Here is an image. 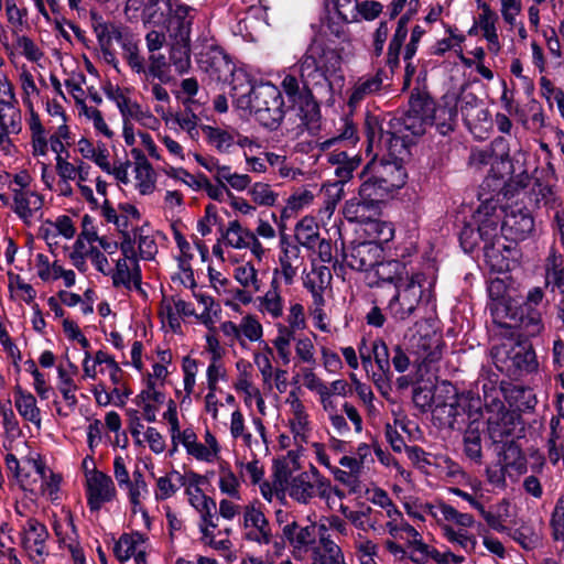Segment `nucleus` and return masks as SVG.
Instances as JSON below:
<instances>
[{"label": "nucleus", "instance_id": "nucleus-62", "mask_svg": "<svg viewBox=\"0 0 564 564\" xmlns=\"http://www.w3.org/2000/svg\"><path fill=\"white\" fill-rule=\"evenodd\" d=\"M373 359L386 378L391 375L390 354L387 344L382 339L372 341Z\"/></svg>", "mask_w": 564, "mask_h": 564}, {"label": "nucleus", "instance_id": "nucleus-23", "mask_svg": "<svg viewBox=\"0 0 564 564\" xmlns=\"http://www.w3.org/2000/svg\"><path fill=\"white\" fill-rule=\"evenodd\" d=\"M281 539L292 547V554L295 558L306 553L316 540V525L310 524L302 527L293 519L292 523L282 527Z\"/></svg>", "mask_w": 564, "mask_h": 564}, {"label": "nucleus", "instance_id": "nucleus-13", "mask_svg": "<svg viewBox=\"0 0 564 564\" xmlns=\"http://www.w3.org/2000/svg\"><path fill=\"white\" fill-rule=\"evenodd\" d=\"M478 12L474 17L471 28L468 30L469 35H480L487 42V50L497 56L502 43L498 32V22L500 13L496 12L489 3L484 0L477 1Z\"/></svg>", "mask_w": 564, "mask_h": 564}, {"label": "nucleus", "instance_id": "nucleus-3", "mask_svg": "<svg viewBox=\"0 0 564 564\" xmlns=\"http://www.w3.org/2000/svg\"><path fill=\"white\" fill-rule=\"evenodd\" d=\"M488 294L494 324L502 329H512L511 336L521 332L524 336L533 337L543 330L541 313L533 308L544 297L542 288L531 289L523 304L513 284H488Z\"/></svg>", "mask_w": 564, "mask_h": 564}, {"label": "nucleus", "instance_id": "nucleus-25", "mask_svg": "<svg viewBox=\"0 0 564 564\" xmlns=\"http://www.w3.org/2000/svg\"><path fill=\"white\" fill-rule=\"evenodd\" d=\"M123 258L117 260L113 282H141L142 275L135 258L132 239L120 242Z\"/></svg>", "mask_w": 564, "mask_h": 564}, {"label": "nucleus", "instance_id": "nucleus-10", "mask_svg": "<svg viewBox=\"0 0 564 564\" xmlns=\"http://www.w3.org/2000/svg\"><path fill=\"white\" fill-rule=\"evenodd\" d=\"M22 112L14 86L7 76L0 78V147L10 145L11 134L21 133Z\"/></svg>", "mask_w": 564, "mask_h": 564}, {"label": "nucleus", "instance_id": "nucleus-9", "mask_svg": "<svg viewBox=\"0 0 564 564\" xmlns=\"http://www.w3.org/2000/svg\"><path fill=\"white\" fill-rule=\"evenodd\" d=\"M74 143V138L68 137V133H58L54 140L48 144V152L52 151L55 155V172L59 180L80 182L88 181L90 176L91 166L83 160H69V148Z\"/></svg>", "mask_w": 564, "mask_h": 564}, {"label": "nucleus", "instance_id": "nucleus-54", "mask_svg": "<svg viewBox=\"0 0 564 564\" xmlns=\"http://www.w3.org/2000/svg\"><path fill=\"white\" fill-rule=\"evenodd\" d=\"M248 194L251 199L260 206H273L278 200V194L265 183H254L250 186Z\"/></svg>", "mask_w": 564, "mask_h": 564}, {"label": "nucleus", "instance_id": "nucleus-34", "mask_svg": "<svg viewBox=\"0 0 564 564\" xmlns=\"http://www.w3.org/2000/svg\"><path fill=\"white\" fill-rule=\"evenodd\" d=\"M174 239L180 250L177 257V270L172 273L173 282H195L194 271L191 265V260L194 253L189 242L180 232H175Z\"/></svg>", "mask_w": 564, "mask_h": 564}, {"label": "nucleus", "instance_id": "nucleus-24", "mask_svg": "<svg viewBox=\"0 0 564 564\" xmlns=\"http://www.w3.org/2000/svg\"><path fill=\"white\" fill-rule=\"evenodd\" d=\"M422 284H399L397 294L390 302V308L394 316L404 321L416 310L423 296Z\"/></svg>", "mask_w": 564, "mask_h": 564}, {"label": "nucleus", "instance_id": "nucleus-32", "mask_svg": "<svg viewBox=\"0 0 564 564\" xmlns=\"http://www.w3.org/2000/svg\"><path fill=\"white\" fill-rule=\"evenodd\" d=\"M96 241H98V237L95 232L83 231L74 242L69 251V259L78 271H87V262L93 259L95 252L98 250L95 246Z\"/></svg>", "mask_w": 564, "mask_h": 564}, {"label": "nucleus", "instance_id": "nucleus-61", "mask_svg": "<svg viewBox=\"0 0 564 564\" xmlns=\"http://www.w3.org/2000/svg\"><path fill=\"white\" fill-rule=\"evenodd\" d=\"M437 509L446 521L455 522L462 528H470L475 522L471 514L459 512L453 506L445 502L438 503Z\"/></svg>", "mask_w": 564, "mask_h": 564}, {"label": "nucleus", "instance_id": "nucleus-48", "mask_svg": "<svg viewBox=\"0 0 564 564\" xmlns=\"http://www.w3.org/2000/svg\"><path fill=\"white\" fill-rule=\"evenodd\" d=\"M107 97L116 104L120 113L124 120L133 119L140 113V106L135 101H132L127 93L120 87H110L106 91Z\"/></svg>", "mask_w": 564, "mask_h": 564}, {"label": "nucleus", "instance_id": "nucleus-16", "mask_svg": "<svg viewBox=\"0 0 564 564\" xmlns=\"http://www.w3.org/2000/svg\"><path fill=\"white\" fill-rule=\"evenodd\" d=\"M444 348L443 337L436 332L417 334L411 338V354L416 357L415 362L424 366L427 371L441 360Z\"/></svg>", "mask_w": 564, "mask_h": 564}, {"label": "nucleus", "instance_id": "nucleus-55", "mask_svg": "<svg viewBox=\"0 0 564 564\" xmlns=\"http://www.w3.org/2000/svg\"><path fill=\"white\" fill-rule=\"evenodd\" d=\"M503 446L501 459L505 467H516L521 469L525 465V458L520 446L516 443V438L511 442L500 443Z\"/></svg>", "mask_w": 564, "mask_h": 564}, {"label": "nucleus", "instance_id": "nucleus-14", "mask_svg": "<svg viewBox=\"0 0 564 564\" xmlns=\"http://www.w3.org/2000/svg\"><path fill=\"white\" fill-rule=\"evenodd\" d=\"M86 498L91 512H98L105 503L117 498V489L112 478L96 469L86 473Z\"/></svg>", "mask_w": 564, "mask_h": 564}, {"label": "nucleus", "instance_id": "nucleus-44", "mask_svg": "<svg viewBox=\"0 0 564 564\" xmlns=\"http://www.w3.org/2000/svg\"><path fill=\"white\" fill-rule=\"evenodd\" d=\"M286 401L291 405V412L293 415L290 420L292 433L295 437L304 436L308 429V415L305 411V406L294 391L289 393Z\"/></svg>", "mask_w": 564, "mask_h": 564}, {"label": "nucleus", "instance_id": "nucleus-22", "mask_svg": "<svg viewBox=\"0 0 564 564\" xmlns=\"http://www.w3.org/2000/svg\"><path fill=\"white\" fill-rule=\"evenodd\" d=\"M44 196L37 191L14 193L11 210L26 226L33 225L43 215Z\"/></svg>", "mask_w": 564, "mask_h": 564}, {"label": "nucleus", "instance_id": "nucleus-21", "mask_svg": "<svg viewBox=\"0 0 564 564\" xmlns=\"http://www.w3.org/2000/svg\"><path fill=\"white\" fill-rule=\"evenodd\" d=\"M382 247L375 241L352 242L345 251V262L357 271H367L379 263L382 257Z\"/></svg>", "mask_w": 564, "mask_h": 564}, {"label": "nucleus", "instance_id": "nucleus-41", "mask_svg": "<svg viewBox=\"0 0 564 564\" xmlns=\"http://www.w3.org/2000/svg\"><path fill=\"white\" fill-rule=\"evenodd\" d=\"M453 416V421L451 422V426L454 429L455 424L458 423L457 417L460 415V412L467 415L468 422L470 420H480L481 416V402L477 397L468 394L458 395L455 404L451 405Z\"/></svg>", "mask_w": 564, "mask_h": 564}, {"label": "nucleus", "instance_id": "nucleus-15", "mask_svg": "<svg viewBox=\"0 0 564 564\" xmlns=\"http://www.w3.org/2000/svg\"><path fill=\"white\" fill-rule=\"evenodd\" d=\"M50 533L46 527L35 518H29L21 531V545L30 560L36 564L48 555L46 541Z\"/></svg>", "mask_w": 564, "mask_h": 564}, {"label": "nucleus", "instance_id": "nucleus-47", "mask_svg": "<svg viewBox=\"0 0 564 564\" xmlns=\"http://www.w3.org/2000/svg\"><path fill=\"white\" fill-rule=\"evenodd\" d=\"M155 78L161 83H169L171 79L169 65L165 56L162 54H152L150 56L149 66L145 68L144 77H142L143 88H147L150 80Z\"/></svg>", "mask_w": 564, "mask_h": 564}, {"label": "nucleus", "instance_id": "nucleus-39", "mask_svg": "<svg viewBox=\"0 0 564 564\" xmlns=\"http://www.w3.org/2000/svg\"><path fill=\"white\" fill-rule=\"evenodd\" d=\"M382 87V77L380 73L373 75H365L357 79L351 88L348 99L350 107H356L365 98L378 93Z\"/></svg>", "mask_w": 564, "mask_h": 564}, {"label": "nucleus", "instance_id": "nucleus-50", "mask_svg": "<svg viewBox=\"0 0 564 564\" xmlns=\"http://www.w3.org/2000/svg\"><path fill=\"white\" fill-rule=\"evenodd\" d=\"M124 488L128 489L129 501L132 505V511L135 513L138 511L137 508L141 505L143 494L148 492V485L139 468L132 473V479L129 480V485Z\"/></svg>", "mask_w": 564, "mask_h": 564}, {"label": "nucleus", "instance_id": "nucleus-35", "mask_svg": "<svg viewBox=\"0 0 564 564\" xmlns=\"http://www.w3.org/2000/svg\"><path fill=\"white\" fill-rule=\"evenodd\" d=\"M499 4L498 12L508 26L509 30H517L520 39L525 40L528 37V31L520 21V17L523 11L522 0H496Z\"/></svg>", "mask_w": 564, "mask_h": 564}, {"label": "nucleus", "instance_id": "nucleus-31", "mask_svg": "<svg viewBox=\"0 0 564 564\" xmlns=\"http://www.w3.org/2000/svg\"><path fill=\"white\" fill-rule=\"evenodd\" d=\"M381 208L376 203H370L358 196L348 199L343 208V215L349 223H358L362 226L373 217H380Z\"/></svg>", "mask_w": 564, "mask_h": 564}, {"label": "nucleus", "instance_id": "nucleus-4", "mask_svg": "<svg viewBox=\"0 0 564 564\" xmlns=\"http://www.w3.org/2000/svg\"><path fill=\"white\" fill-rule=\"evenodd\" d=\"M480 193L481 204L475 210L471 219L460 231V246L465 252H473L482 243L492 245L500 237L503 209L494 199L496 194Z\"/></svg>", "mask_w": 564, "mask_h": 564}, {"label": "nucleus", "instance_id": "nucleus-43", "mask_svg": "<svg viewBox=\"0 0 564 564\" xmlns=\"http://www.w3.org/2000/svg\"><path fill=\"white\" fill-rule=\"evenodd\" d=\"M53 530L61 544L69 550L77 546L78 533L70 511H67L63 519L54 521Z\"/></svg>", "mask_w": 564, "mask_h": 564}, {"label": "nucleus", "instance_id": "nucleus-17", "mask_svg": "<svg viewBox=\"0 0 564 564\" xmlns=\"http://www.w3.org/2000/svg\"><path fill=\"white\" fill-rule=\"evenodd\" d=\"M485 262L490 271L507 273L517 267L519 250L517 246L505 239H498L492 245L482 246Z\"/></svg>", "mask_w": 564, "mask_h": 564}, {"label": "nucleus", "instance_id": "nucleus-30", "mask_svg": "<svg viewBox=\"0 0 564 564\" xmlns=\"http://www.w3.org/2000/svg\"><path fill=\"white\" fill-rule=\"evenodd\" d=\"M432 101L415 100L403 119L404 129L412 135H422L432 126Z\"/></svg>", "mask_w": 564, "mask_h": 564}, {"label": "nucleus", "instance_id": "nucleus-36", "mask_svg": "<svg viewBox=\"0 0 564 564\" xmlns=\"http://www.w3.org/2000/svg\"><path fill=\"white\" fill-rule=\"evenodd\" d=\"M14 406L23 420L41 427L42 416L35 397L24 391L20 386L14 388Z\"/></svg>", "mask_w": 564, "mask_h": 564}, {"label": "nucleus", "instance_id": "nucleus-1", "mask_svg": "<svg viewBox=\"0 0 564 564\" xmlns=\"http://www.w3.org/2000/svg\"><path fill=\"white\" fill-rule=\"evenodd\" d=\"M344 84L341 52L314 41L299 61L283 72L279 88L289 108H302L312 101L314 89L332 98Z\"/></svg>", "mask_w": 564, "mask_h": 564}, {"label": "nucleus", "instance_id": "nucleus-56", "mask_svg": "<svg viewBox=\"0 0 564 564\" xmlns=\"http://www.w3.org/2000/svg\"><path fill=\"white\" fill-rule=\"evenodd\" d=\"M445 538L457 545H459L466 552L474 551L476 546V539L474 535L469 534L466 528H460L455 530L449 525L443 527Z\"/></svg>", "mask_w": 564, "mask_h": 564}, {"label": "nucleus", "instance_id": "nucleus-19", "mask_svg": "<svg viewBox=\"0 0 564 564\" xmlns=\"http://www.w3.org/2000/svg\"><path fill=\"white\" fill-rule=\"evenodd\" d=\"M224 241L226 246L234 249L250 250L251 254L259 261L265 257L268 251L264 245L259 239H256L253 231L248 227L242 226V224L237 219L228 223L224 234Z\"/></svg>", "mask_w": 564, "mask_h": 564}, {"label": "nucleus", "instance_id": "nucleus-37", "mask_svg": "<svg viewBox=\"0 0 564 564\" xmlns=\"http://www.w3.org/2000/svg\"><path fill=\"white\" fill-rule=\"evenodd\" d=\"M482 429L480 420H470L463 435L465 455L477 464H481L482 459Z\"/></svg>", "mask_w": 564, "mask_h": 564}, {"label": "nucleus", "instance_id": "nucleus-40", "mask_svg": "<svg viewBox=\"0 0 564 564\" xmlns=\"http://www.w3.org/2000/svg\"><path fill=\"white\" fill-rule=\"evenodd\" d=\"M294 237L299 245L315 250L316 243L319 242V226L314 217L305 216L295 226Z\"/></svg>", "mask_w": 564, "mask_h": 564}, {"label": "nucleus", "instance_id": "nucleus-2", "mask_svg": "<svg viewBox=\"0 0 564 564\" xmlns=\"http://www.w3.org/2000/svg\"><path fill=\"white\" fill-rule=\"evenodd\" d=\"M198 64L217 80H227L228 75L232 76L231 96L238 109L248 111L269 130H276L281 126L289 107L276 85L268 82L252 86L249 76L241 69L236 70L227 55L215 46L199 54Z\"/></svg>", "mask_w": 564, "mask_h": 564}, {"label": "nucleus", "instance_id": "nucleus-8", "mask_svg": "<svg viewBox=\"0 0 564 564\" xmlns=\"http://www.w3.org/2000/svg\"><path fill=\"white\" fill-rule=\"evenodd\" d=\"M469 163L478 169L484 165L491 166V174L486 177L481 185L482 192L488 189L489 193L502 194L505 197L509 195L510 184L507 183L506 176L510 174L511 164L508 155L498 158L490 147L476 148L470 153Z\"/></svg>", "mask_w": 564, "mask_h": 564}, {"label": "nucleus", "instance_id": "nucleus-20", "mask_svg": "<svg viewBox=\"0 0 564 564\" xmlns=\"http://www.w3.org/2000/svg\"><path fill=\"white\" fill-rule=\"evenodd\" d=\"M148 536L138 531L123 533L115 543L113 554L121 563L133 557L134 564H148Z\"/></svg>", "mask_w": 564, "mask_h": 564}, {"label": "nucleus", "instance_id": "nucleus-60", "mask_svg": "<svg viewBox=\"0 0 564 564\" xmlns=\"http://www.w3.org/2000/svg\"><path fill=\"white\" fill-rule=\"evenodd\" d=\"M163 172L167 177L181 182L194 191H198L203 187L202 178L196 177L183 167L167 165L163 169Z\"/></svg>", "mask_w": 564, "mask_h": 564}, {"label": "nucleus", "instance_id": "nucleus-52", "mask_svg": "<svg viewBox=\"0 0 564 564\" xmlns=\"http://www.w3.org/2000/svg\"><path fill=\"white\" fill-rule=\"evenodd\" d=\"M322 193L324 194V207L322 209L328 217H330L337 206V204L344 197L343 183H325L322 186Z\"/></svg>", "mask_w": 564, "mask_h": 564}, {"label": "nucleus", "instance_id": "nucleus-26", "mask_svg": "<svg viewBox=\"0 0 564 564\" xmlns=\"http://www.w3.org/2000/svg\"><path fill=\"white\" fill-rule=\"evenodd\" d=\"M372 175L392 195L405 184L406 173L398 161H381L371 166Z\"/></svg>", "mask_w": 564, "mask_h": 564}, {"label": "nucleus", "instance_id": "nucleus-42", "mask_svg": "<svg viewBox=\"0 0 564 564\" xmlns=\"http://www.w3.org/2000/svg\"><path fill=\"white\" fill-rule=\"evenodd\" d=\"M328 162L336 165L335 175L343 186L351 178L352 172L359 166L360 159L357 156H348L345 151L334 152L328 155Z\"/></svg>", "mask_w": 564, "mask_h": 564}, {"label": "nucleus", "instance_id": "nucleus-18", "mask_svg": "<svg viewBox=\"0 0 564 564\" xmlns=\"http://www.w3.org/2000/svg\"><path fill=\"white\" fill-rule=\"evenodd\" d=\"M533 229L534 220L529 210L520 207L503 209L501 234L505 240L512 243L524 240Z\"/></svg>", "mask_w": 564, "mask_h": 564}, {"label": "nucleus", "instance_id": "nucleus-45", "mask_svg": "<svg viewBox=\"0 0 564 564\" xmlns=\"http://www.w3.org/2000/svg\"><path fill=\"white\" fill-rule=\"evenodd\" d=\"M203 131L206 134L208 142L221 153H228L236 144V130H225L212 126H205Z\"/></svg>", "mask_w": 564, "mask_h": 564}, {"label": "nucleus", "instance_id": "nucleus-6", "mask_svg": "<svg viewBox=\"0 0 564 564\" xmlns=\"http://www.w3.org/2000/svg\"><path fill=\"white\" fill-rule=\"evenodd\" d=\"M509 338L491 348V357L495 366L500 372L506 373L512 379H519L524 375L534 372L538 367L535 351L528 340H512L510 335L512 329H506ZM524 335L516 333V336Z\"/></svg>", "mask_w": 564, "mask_h": 564}, {"label": "nucleus", "instance_id": "nucleus-5", "mask_svg": "<svg viewBox=\"0 0 564 564\" xmlns=\"http://www.w3.org/2000/svg\"><path fill=\"white\" fill-rule=\"evenodd\" d=\"M45 111L52 118H56L58 124L53 132L45 127L40 113L34 109L33 104L29 102L25 123L29 132V147L31 155L40 162L41 159L48 156V144L58 133H68L74 138L70 127L68 126V116L63 106L56 100L51 99L45 104Z\"/></svg>", "mask_w": 564, "mask_h": 564}, {"label": "nucleus", "instance_id": "nucleus-53", "mask_svg": "<svg viewBox=\"0 0 564 564\" xmlns=\"http://www.w3.org/2000/svg\"><path fill=\"white\" fill-rule=\"evenodd\" d=\"M94 31L97 40L104 51L108 50L113 40H120V29L113 24L104 21H96L94 24Z\"/></svg>", "mask_w": 564, "mask_h": 564}, {"label": "nucleus", "instance_id": "nucleus-11", "mask_svg": "<svg viewBox=\"0 0 564 564\" xmlns=\"http://www.w3.org/2000/svg\"><path fill=\"white\" fill-rule=\"evenodd\" d=\"M289 496L300 503H308L312 498H329L333 488L330 481L323 477L316 467L311 473L303 471L292 477L286 486Z\"/></svg>", "mask_w": 564, "mask_h": 564}, {"label": "nucleus", "instance_id": "nucleus-27", "mask_svg": "<svg viewBox=\"0 0 564 564\" xmlns=\"http://www.w3.org/2000/svg\"><path fill=\"white\" fill-rule=\"evenodd\" d=\"M457 105L454 94L445 95L436 107L432 104V124L436 126L441 134L445 135L454 130L458 115Z\"/></svg>", "mask_w": 564, "mask_h": 564}, {"label": "nucleus", "instance_id": "nucleus-46", "mask_svg": "<svg viewBox=\"0 0 564 564\" xmlns=\"http://www.w3.org/2000/svg\"><path fill=\"white\" fill-rule=\"evenodd\" d=\"M364 232L368 238L367 241H375L381 246L393 238L394 229L391 223L383 221L380 217H373L364 225Z\"/></svg>", "mask_w": 564, "mask_h": 564}, {"label": "nucleus", "instance_id": "nucleus-58", "mask_svg": "<svg viewBox=\"0 0 564 564\" xmlns=\"http://www.w3.org/2000/svg\"><path fill=\"white\" fill-rule=\"evenodd\" d=\"M512 540L518 542L524 550H533L539 543V535L529 524H522L514 530H507Z\"/></svg>", "mask_w": 564, "mask_h": 564}, {"label": "nucleus", "instance_id": "nucleus-28", "mask_svg": "<svg viewBox=\"0 0 564 564\" xmlns=\"http://www.w3.org/2000/svg\"><path fill=\"white\" fill-rule=\"evenodd\" d=\"M280 247V265L275 269V276L276 279L292 281L303 265V260L300 257V248L290 242L285 236H282Z\"/></svg>", "mask_w": 564, "mask_h": 564}, {"label": "nucleus", "instance_id": "nucleus-49", "mask_svg": "<svg viewBox=\"0 0 564 564\" xmlns=\"http://www.w3.org/2000/svg\"><path fill=\"white\" fill-rule=\"evenodd\" d=\"M186 486V477L176 470L156 480V500H166L172 497L180 487Z\"/></svg>", "mask_w": 564, "mask_h": 564}, {"label": "nucleus", "instance_id": "nucleus-57", "mask_svg": "<svg viewBox=\"0 0 564 564\" xmlns=\"http://www.w3.org/2000/svg\"><path fill=\"white\" fill-rule=\"evenodd\" d=\"M14 45L19 53L30 62L36 63L44 56L43 51L30 36L18 35Z\"/></svg>", "mask_w": 564, "mask_h": 564}, {"label": "nucleus", "instance_id": "nucleus-64", "mask_svg": "<svg viewBox=\"0 0 564 564\" xmlns=\"http://www.w3.org/2000/svg\"><path fill=\"white\" fill-rule=\"evenodd\" d=\"M171 64L178 74H185L191 67L189 50L186 45L174 46L170 55Z\"/></svg>", "mask_w": 564, "mask_h": 564}, {"label": "nucleus", "instance_id": "nucleus-63", "mask_svg": "<svg viewBox=\"0 0 564 564\" xmlns=\"http://www.w3.org/2000/svg\"><path fill=\"white\" fill-rule=\"evenodd\" d=\"M315 198L313 189L310 187H302L295 191L286 202V209L291 212H299L308 207Z\"/></svg>", "mask_w": 564, "mask_h": 564}, {"label": "nucleus", "instance_id": "nucleus-51", "mask_svg": "<svg viewBox=\"0 0 564 564\" xmlns=\"http://www.w3.org/2000/svg\"><path fill=\"white\" fill-rule=\"evenodd\" d=\"M358 194L362 196L364 199H367L370 203H376L379 206L381 202L391 196L388 191L377 182L372 174L360 185Z\"/></svg>", "mask_w": 564, "mask_h": 564}, {"label": "nucleus", "instance_id": "nucleus-38", "mask_svg": "<svg viewBox=\"0 0 564 564\" xmlns=\"http://www.w3.org/2000/svg\"><path fill=\"white\" fill-rule=\"evenodd\" d=\"M35 270L39 278L43 281L63 279L64 282H74L75 274L72 270L64 269L56 260L50 261V259L39 253L35 259Z\"/></svg>", "mask_w": 564, "mask_h": 564}, {"label": "nucleus", "instance_id": "nucleus-29", "mask_svg": "<svg viewBox=\"0 0 564 564\" xmlns=\"http://www.w3.org/2000/svg\"><path fill=\"white\" fill-rule=\"evenodd\" d=\"M131 153L134 158V187L141 195H151L156 187V173L142 151L132 149Z\"/></svg>", "mask_w": 564, "mask_h": 564}, {"label": "nucleus", "instance_id": "nucleus-33", "mask_svg": "<svg viewBox=\"0 0 564 564\" xmlns=\"http://www.w3.org/2000/svg\"><path fill=\"white\" fill-rule=\"evenodd\" d=\"M245 527L252 528L246 534L247 540L265 545L272 542L273 535L269 521L261 510L254 507L247 508L245 512Z\"/></svg>", "mask_w": 564, "mask_h": 564}, {"label": "nucleus", "instance_id": "nucleus-59", "mask_svg": "<svg viewBox=\"0 0 564 564\" xmlns=\"http://www.w3.org/2000/svg\"><path fill=\"white\" fill-rule=\"evenodd\" d=\"M406 24H408V20L404 17H402L398 21V26L394 31V34H393V36L389 43V47H388L389 63L397 62L399 58L400 50H401L403 42L405 41L406 35H408Z\"/></svg>", "mask_w": 564, "mask_h": 564}, {"label": "nucleus", "instance_id": "nucleus-7", "mask_svg": "<svg viewBox=\"0 0 564 564\" xmlns=\"http://www.w3.org/2000/svg\"><path fill=\"white\" fill-rule=\"evenodd\" d=\"M498 394L496 389H491L490 394H485L487 434L492 444L511 442L517 438V430L522 424L521 415L507 408Z\"/></svg>", "mask_w": 564, "mask_h": 564}, {"label": "nucleus", "instance_id": "nucleus-12", "mask_svg": "<svg viewBox=\"0 0 564 564\" xmlns=\"http://www.w3.org/2000/svg\"><path fill=\"white\" fill-rule=\"evenodd\" d=\"M154 6L158 7V10L151 13V18L155 22L165 23L169 21L170 24L175 23L180 37L183 41L189 37L194 9L178 0H150L149 10Z\"/></svg>", "mask_w": 564, "mask_h": 564}]
</instances>
